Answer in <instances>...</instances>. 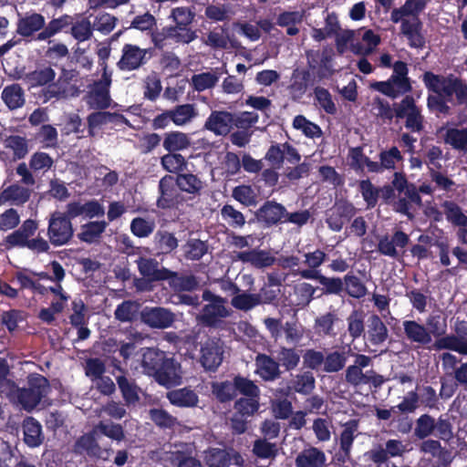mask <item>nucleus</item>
Masks as SVG:
<instances>
[{
	"instance_id": "57",
	"label": "nucleus",
	"mask_w": 467,
	"mask_h": 467,
	"mask_svg": "<svg viewBox=\"0 0 467 467\" xmlns=\"http://www.w3.org/2000/svg\"><path fill=\"white\" fill-rule=\"evenodd\" d=\"M5 146L13 151L15 160L24 159L29 150L27 140L19 135H10L6 137Z\"/></svg>"
},
{
	"instance_id": "6",
	"label": "nucleus",
	"mask_w": 467,
	"mask_h": 467,
	"mask_svg": "<svg viewBox=\"0 0 467 467\" xmlns=\"http://www.w3.org/2000/svg\"><path fill=\"white\" fill-rule=\"evenodd\" d=\"M78 71L62 68L57 80H53L51 85L41 89L39 97L46 103L53 99H59L68 96L77 97L79 95V88L76 85H71V81L78 76Z\"/></svg>"
},
{
	"instance_id": "59",
	"label": "nucleus",
	"mask_w": 467,
	"mask_h": 467,
	"mask_svg": "<svg viewBox=\"0 0 467 467\" xmlns=\"http://www.w3.org/2000/svg\"><path fill=\"white\" fill-rule=\"evenodd\" d=\"M338 321L337 314L335 311L327 312L315 319L314 328L317 333L325 336L335 335L334 325Z\"/></svg>"
},
{
	"instance_id": "48",
	"label": "nucleus",
	"mask_w": 467,
	"mask_h": 467,
	"mask_svg": "<svg viewBox=\"0 0 467 467\" xmlns=\"http://www.w3.org/2000/svg\"><path fill=\"white\" fill-rule=\"evenodd\" d=\"M161 164L170 173H182L187 168V161L177 152H168L161 158Z\"/></svg>"
},
{
	"instance_id": "15",
	"label": "nucleus",
	"mask_w": 467,
	"mask_h": 467,
	"mask_svg": "<svg viewBox=\"0 0 467 467\" xmlns=\"http://www.w3.org/2000/svg\"><path fill=\"white\" fill-rule=\"evenodd\" d=\"M427 5V0H406L404 5L391 12V20L395 23H401L403 29H408L407 25L418 26V16Z\"/></svg>"
},
{
	"instance_id": "17",
	"label": "nucleus",
	"mask_w": 467,
	"mask_h": 467,
	"mask_svg": "<svg viewBox=\"0 0 467 467\" xmlns=\"http://www.w3.org/2000/svg\"><path fill=\"white\" fill-rule=\"evenodd\" d=\"M150 48H140L137 46L126 44L122 48V56L117 63L118 67L122 71L138 69L146 64V55Z\"/></svg>"
},
{
	"instance_id": "10",
	"label": "nucleus",
	"mask_w": 467,
	"mask_h": 467,
	"mask_svg": "<svg viewBox=\"0 0 467 467\" xmlns=\"http://www.w3.org/2000/svg\"><path fill=\"white\" fill-rule=\"evenodd\" d=\"M404 339L410 345V349L420 352V349L431 350L433 339L424 324L416 320H404L402 322Z\"/></svg>"
},
{
	"instance_id": "54",
	"label": "nucleus",
	"mask_w": 467,
	"mask_h": 467,
	"mask_svg": "<svg viewBox=\"0 0 467 467\" xmlns=\"http://www.w3.org/2000/svg\"><path fill=\"white\" fill-rule=\"evenodd\" d=\"M140 305L136 301L125 300L117 306L114 316L120 322H132L138 313Z\"/></svg>"
},
{
	"instance_id": "5",
	"label": "nucleus",
	"mask_w": 467,
	"mask_h": 467,
	"mask_svg": "<svg viewBox=\"0 0 467 467\" xmlns=\"http://www.w3.org/2000/svg\"><path fill=\"white\" fill-rule=\"evenodd\" d=\"M49 389V381L46 377L37 373L31 374L27 378V387L16 389L17 402L29 411L40 403Z\"/></svg>"
},
{
	"instance_id": "41",
	"label": "nucleus",
	"mask_w": 467,
	"mask_h": 467,
	"mask_svg": "<svg viewBox=\"0 0 467 467\" xmlns=\"http://www.w3.org/2000/svg\"><path fill=\"white\" fill-rule=\"evenodd\" d=\"M116 381L126 405H134L140 400V388L134 379H129L125 375H119L116 377Z\"/></svg>"
},
{
	"instance_id": "9",
	"label": "nucleus",
	"mask_w": 467,
	"mask_h": 467,
	"mask_svg": "<svg viewBox=\"0 0 467 467\" xmlns=\"http://www.w3.org/2000/svg\"><path fill=\"white\" fill-rule=\"evenodd\" d=\"M49 242L54 246H62L70 242L74 236L72 223L62 212L56 211L50 214L47 227Z\"/></svg>"
},
{
	"instance_id": "23",
	"label": "nucleus",
	"mask_w": 467,
	"mask_h": 467,
	"mask_svg": "<svg viewBox=\"0 0 467 467\" xmlns=\"http://www.w3.org/2000/svg\"><path fill=\"white\" fill-rule=\"evenodd\" d=\"M224 305L225 303L204 305L199 317L200 322L207 327H219L222 324L221 319L231 315L230 310Z\"/></svg>"
},
{
	"instance_id": "20",
	"label": "nucleus",
	"mask_w": 467,
	"mask_h": 467,
	"mask_svg": "<svg viewBox=\"0 0 467 467\" xmlns=\"http://www.w3.org/2000/svg\"><path fill=\"white\" fill-rule=\"evenodd\" d=\"M234 113L226 110H213L206 119L203 128L216 136H226L233 129Z\"/></svg>"
},
{
	"instance_id": "63",
	"label": "nucleus",
	"mask_w": 467,
	"mask_h": 467,
	"mask_svg": "<svg viewBox=\"0 0 467 467\" xmlns=\"http://www.w3.org/2000/svg\"><path fill=\"white\" fill-rule=\"evenodd\" d=\"M234 381L224 380L213 384V393L221 403H226L236 397Z\"/></svg>"
},
{
	"instance_id": "4",
	"label": "nucleus",
	"mask_w": 467,
	"mask_h": 467,
	"mask_svg": "<svg viewBox=\"0 0 467 467\" xmlns=\"http://www.w3.org/2000/svg\"><path fill=\"white\" fill-rule=\"evenodd\" d=\"M37 228L36 221L33 219L24 221L17 230L5 237V243L7 248H27L36 254L47 253L49 250V244L47 240L40 236L31 239Z\"/></svg>"
},
{
	"instance_id": "45",
	"label": "nucleus",
	"mask_w": 467,
	"mask_h": 467,
	"mask_svg": "<svg viewBox=\"0 0 467 467\" xmlns=\"http://www.w3.org/2000/svg\"><path fill=\"white\" fill-rule=\"evenodd\" d=\"M342 32V34H338V31H315V35L313 36L317 40H322L332 34H336L337 50L340 55H343L348 50V44L350 45L353 40L355 31Z\"/></svg>"
},
{
	"instance_id": "60",
	"label": "nucleus",
	"mask_w": 467,
	"mask_h": 467,
	"mask_svg": "<svg viewBox=\"0 0 467 467\" xmlns=\"http://www.w3.org/2000/svg\"><path fill=\"white\" fill-rule=\"evenodd\" d=\"M235 392L244 397L258 398L261 395L259 387L248 378L243 377L240 374L234 377Z\"/></svg>"
},
{
	"instance_id": "47",
	"label": "nucleus",
	"mask_w": 467,
	"mask_h": 467,
	"mask_svg": "<svg viewBox=\"0 0 467 467\" xmlns=\"http://www.w3.org/2000/svg\"><path fill=\"white\" fill-rule=\"evenodd\" d=\"M443 140L454 150L467 152V129L450 128L446 130Z\"/></svg>"
},
{
	"instance_id": "42",
	"label": "nucleus",
	"mask_w": 467,
	"mask_h": 467,
	"mask_svg": "<svg viewBox=\"0 0 467 467\" xmlns=\"http://www.w3.org/2000/svg\"><path fill=\"white\" fill-rule=\"evenodd\" d=\"M446 220L453 226L467 227V215L461 206L453 201H444L441 203Z\"/></svg>"
},
{
	"instance_id": "36",
	"label": "nucleus",
	"mask_w": 467,
	"mask_h": 467,
	"mask_svg": "<svg viewBox=\"0 0 467 467\" xmlns=\"http://www.w3.org/2000/svg\"><path fill=\"white\" fill-rule=\"evenodd\" d=\"M1 98L10 110L20 109L26 103L25 91L17 83L5 87Z\"/></svg>"
},
{
	"instance_id": "25",
	"label": "nucleus",
	"mask_w": 467,
	"mask_h": 467,
	"mask_svg": "<svg viewBox=\"0 0 467 467\" xmlns=\"http://www.w3.org/2000/svg\"><path fill=\"white\" fill-rule=\"evenodd\" d=\"M22 79L31 88H46L53 83L56 78V71L50 66H38L35 70L24 74Z\"/></svg>"
},
{
	"instance_id": "38",
	"label": "nucleus",
	"mask_w": 467,
	"mask_h": 467,
	"mask_svg": "<svg viewBox=\"0 0 467 467\" xmlns=\"http://www.w3.org/2000/svg\"><path fill=\"white\" fill-rule=\"evenodd\" d=\"M24 441L31 448L39 446L43 441L41 424L33 417H27L23 422Z\"/></svg>"
},
{
	"instance_id": "8",
	"label": "nucleus",
	"mask_w": 467,
	"mask_h": 467,
	"mask_svg": "<svg viewBox=\"0 0 467 467\" xmlns=\"http://www.w3.org/2000/svg\"><path fill=\"white\" fill-rule=\"evenodd\" d=\"M159 196L156 206L161 210H178L185 202V197L179 190L174 176L166 174L158 184Z\"/></svg>"
},
{
	"instance_id": "34",
	"label": "nucleus",
	"mask_w": 467,
	"mask_h": 467,
	"mask_svg": "<svg viewBox=\"0 0 467 467\" xmlns=\"http://www.w3.org/2000/svg\"><path fill=\"white\" fill-rule=\"evenodd\" d=\"M167 398L172 405L181 408H193L199 402L197 393L187 387L168 392Z\"/></svg>"
},
{
	"instance_id": "7",
	"label": "nucleus",
	"mask_w": 467,
	"mask_h": 467,
	"mask_svg": "<svg viewBox=\"0 0 467 467\" xmlns=\"http://www.w3.org/2000/svg\"><path fill=\"white\" fill-rule=\"evenodd\" d=\"M111 73L105 67L101 78L89 85V89L86 95V102L89 109L104 110L111 106Z\"/></svg>"
},
{
	"instance_id": "24",
	"label": "nucleus",
	"mask_w": 467,
	"mask_h": 467,
	"mask_svg": "<svg viewBox=\"0 0 467 467\" xmlns=\"http://www.w3.org/2000/svg\"><path fill=\"white\" fill-rule=\"evenodd\" d=\"M255 374L264 381H275L281 377L280 366L271 356L260 353L255 358Z\"/></svg>"
},
{
	"instance_id": "3",
	"label": "nucleus",
	"mask_w": 467,
	"mask_h": 467,
	"mask_svg": "<svg viewBox=\"0 0 467 467\" xmlns=\"http://www.w3.org/2000/svg\"><path fill=\"white\" fill-rule=\"evenodd\" d=\"M143 372L167 389L181 384V364L170 354L157 348H146L141 357Z\"/></svg>"
},
{
	"instance_id": "37",
	"label": "nucleus",
	"mask_w": 467,
	"mask_h": 467,
	"mask_svg": "<svg viewBox=\"0 0 467 467\" xmlns=\"http://www.w3.org/2000/svg\"><path fill=\"white\" fill-rule=\"evenodd\" d=\"M343 286L344 292L355 299L363 298L368 294L366 284L352 271L343 276Z\"/></svg>"
},
{
	"instance_id": "64",
	"label": "nucleus",
	"mask_w": 467,
	"mask_h": 467,
	"mask_svg": "<svg viewBox=\"0 0 467 467\" xmlns=\"http://www.w3.org/2000/svg\"><path fill=\"white\" fill-rule=\"evenodd\" d=\"M293 127L301 130L306 137L310 139L318 138L322 135L321 128L303 115H297L294 118Z\"/></svg>"
},
{
	"instance_id": "40",
	"label": "nucleus",
	"mask_w": 467,
	"mask_h": 467,
	"mask_svg": "<svg viewBox=\"0 0 467 467\" xmlns=\"http://www.w3.org/2000/svg\"><path fill=\"white\" fill-rule=\"evenodd\" d=\"M162 146L168 152H177L188 149L191 146V139L182 131L166 132Z\"/></svg>"
},
{
	"instance_id": "31",
	"label": "nucleus",
	"mask_w": 467,
	"mask_h": 467,
	"mask_svg": "<svg viewBox=\"0 0 467 467\" xmlns=\"http://www.w3.org/2000/svg\"><path fill=\"white\" fill-rule=\"evenodd\" d=\"M108 223L102 221H89L80 226L79 233L77 237L79 241L86 244H93L98 242L103 233L106 231Z\"/></svg>"
},
{
	"instance_id": "58",
	"label": "nucleus",
	"mask_w": 467,
	"mask_h": 467,
	"mask_svg": "<svg viewBox=\"0 0 467 467\" xmlns=\"http://www.w3.org/2000/svg\"><path fill=\"white\" fill-rule=\"evenodd\" d=\"M277 361L279 366L285 368L286 371L294 370L300 362V355L296 348L281 347L277 352Z\"/></svg>"
},
{
	"instance_id": "2",
	"label": "nucleus",
	"mask_w": 467,
	"mask_h": 467,
	"mask_svg": "<svg viewBox=\"0 0 467 467\" xmlns=\"http://www.w3.org/2000/svg\"><path fill=\"white\" fill-rule=\"evenodd\" d=\"M375 115L384 122H391L394 118L405 119V128L411 132H420L424 130L425 118L421 108L411 95H406L400 102L390 103L379 97H375L372 102Z\"/></svg>"
},
{
	"instance_id": "11",
	"label": "nucleus",
	"mask_w": 467,
	"mask_h": 467,
	"mask_svg": "<svg viewBox=\"0 0 467 467\" xmlns=\"http://www.w3.org/2000/svg\"><path fill=\"white\" fill-rule=\"evenodd\" d=\"M357 213L354 204L347 200H337L326 213V223L334 232L342 230L344 224L349 222Z\"/></svg>"
},
{
	"instance_id": "49",
	"label": "nucleus",
	"mask_w": 467,
	"mask_h": 467,
	"mask_svg": "<svg viewBox=\"0 0 467 467\" xmlns=\"http://www.w3.org/2000/svg\"><path fill=\"white\" fill-rule=\"evenodd\" d=\"M425 327L429 329L430 336L441 338L445 337L447 331V320L441 313H431L426 318Z\"/></svg>"
},
{
	"instance_id": "55",
	"label": "nucleus",
	"mask_w": 467,
	"mask_h": 467,
	"mask_svg": "<svg viewBox=\"0 0 467 467\" xmlns=\"http://www.w3.org/2000/svg\"><path fill=\"white\" fill-rule=\"evenodd\" d=\"M231 305L237 310L248 312L257 306H260L259 297L256 294L239 292L231 299Z\"/></svg>"
},
{
	"instance_id": "62",
	"label": "nucleus",
	"mask_w": 467,
	"mask_h": 467,
	"mask_svg": "<svg viewBox=\"0 0 467 467\" xmlns=\"http://www.w3.org/2000/svg\"><path fill=\"white\" fill-rule=\"evenodd\" d=\"M347 353L332 351L325 357L323 370L327 373H336L342 370L347 363Z\"/></svg>"
},
{
	"instance_id": "30",
	"label": "nucleus",
	"mask_w": 467,
	"mask_h": 467,
	"mask_svg": "<svg viewBox=\"0 0 467 467\" xmlns=\"http://www.w3.org/2000/svg\"><path fill=\"white\" fill-rule=\"evenodd\" d=\"M32 191L18 183H14L5 188L0 193V202H9L14 205H23L31 197Z\"/></svg>"
},
{
	"instance_id": "52",
	"label": "nucleus",
	"mask_w": 467,
	"mask_h": 467,
	"mask_svg": "<svg viewBox=\"0 0 467 467\" xmlns=\"http://www.w3.org/2000/svg\"><path fill=\"white\" fill-rule=\"evenodd\" d=\"M348 331L352 340L359 338L365 332V315L362 310H353L347 318Z\"/></svg>"
},
{
	"instance_id": "33",
	"label": "nucleus",
	"mask_w": 467,
	"mask_h": 467,
	"mask_svg": "<svg viewBox=\"0 0 467 467\" xmlns=\"http://www.w3.org/2000/svg\"><path fill=\"white\" fill-rule=\"evenodd\" d=\"M368 339L373 346H379L383 344L388 337L389 330L387 326L381 320V318L373 314L368 317Z\"/></svg>"
},
{
	"instance_id": "27",
	"label": "nucleus",
	"mask_w": 467,
	"mask_h": 467,
	"mask_svg": "<svg viewBox=\"0 0 467 467\" xmlns=\"http://www.w3.org/2000/svg\"><path fill=\"white\" fill-rule=\"evenodd\" d=\"M166 280L169 282L170 287L176 293L192 292L199 286V281L194 275H181L170 269L164 278V281Z\"/></svg>"
},
{
	"instance_id": "1",
	"label": "nucleus",
	"mask_w": 467,
	"mask_h": 467,
	"mask_svg": "<svg viewBox=\"0 0 467 467\" xmlns=\"http://www.w3.org/2000/svg\"><path fill=\"white\" fill-rule=\"evenodd\" d=\"M422 81L428 89L427 108L437 117L451 114L452 106L467 104V83L461 78L449 74L447 76L426 71Z\"/></svg>"
},
{
	"instance_id": "46",
	"label": "nucleus",
	"mask_w": 467,
	"mask_h": 467,
	"mask_svg": "<svg viewBox=\"0 0 467 467\" xmlns=\"http://www.w3.org/2000/svg\"><path fill=\"white\" fill-rule=\"evenodd\" d=\"M183 256L187 260L198 261L202 258L208 252V244L206 242L197 238H190L182 246Z\"/></svg>"
},
{
	"instance_id": "61",
	"label": "nucleus",
	"mask_w": 467,
	"mask_h": 467,
	"mask_svg": "<svg viewBox=\"0 0 467 467\" xmlns=\"http://www.w3.org/2000/svg\"><path fill=\"white\" fill-rule=\"evenodd\" d=\"M171 121L177 126H182L192 120L196 116L193 104H182L170 109Z\"/></svg>"
},
{
	"instance_id": "26",
	"label": "nucleus",
	"mask_w": 467,
	"mask_h": 467,
	"mask_svg": "<svg viewBox=\"0 0 467 467\" xmlns=\"http://www.w3.org/2000/svg\"><path fill=\"white\" fill-rule=\"evenodd\" d=\"M236 259L244 264H250L252 266L262 269L269 267L275 264V258L268 251L261 249H252L241 251L236 254Z\"/></svg>"
},
{
	"instance_id": "43",
	"label": "nucleus",
	"mask_w": 467,
	"mask_h": 467,
	"mask_svg": "<svg viewBox=\"0 0 467 467\" xmlns=\"http://www.w3.org/2000/svg\"><path fill=\"white\" fill-rule=\"evenodd\" d=\"M96 435L98 434L93 429L91 431L80 436L75 442V452L78 454L86 453L89 457H94L96 451L100 450Z\"/></svg>"
},
{
	"instance_id": "21",
	"label": "nucleus",
	"mask_w": 467,
	"mask_h": 467,
	"mask_svg": "<svg viewBox=\"0 0 467 467\" xmlns=\"http://www.w3.org/2000/svg\"><path fill=\"white\" fill-rule=\"evenodd\" d=\"M206 463L209 467H230L233 463L241 465L243 458L234 449L211 448L206 452Z\"/></svg>"
},
{
	"instance_id": "28",
	"label": "nucleus",
	"mask_w": 467,
	"mask_h": 467,
	"mask_svg": "<svg viewBox=\"0 0 467 467\" xmlns=\"http://www.w3.org/2000/svg\"><path fill=\"white\" fill-rule=\"evenodd\" d=\"M140 274L150 282L164 281L168 268H159V262L154 258L140 256L136 261Z\"/></svg>"
},
{
	"instance_id": "44",
	"label": "nucleus",
	"mask_w": 467,
	"mask_h": 467,
	"mask_svg": "<svg viewBox=\"0 0 467 467\" xmlns=\"http://www.w3.org/2000/svg\"><path fill=\"white\" fill-rule=\"evenodd\" d=\"M150 419L152 422L163 430H173L176 426H180V422L177 418L170 414L164 409L153 408L149 411Z\"/></svg>"
},
{
	"instance_id": "19",
	"label": "nucleus",
	"mask_w": 467,
	"mask_h": 467,
	"mask_svg": "<svg viewBox=\"0 0 467 467\" xmlns=\"http://www.w3.org/2000/svg\"><path fill=\"white\" fill-rule=\"evenodd\" d=\"M286 213L285 207L275 201H266L254 213L255 220L265 227L276 225L282 222Z\"/></svg>"
},
{
	"instance_id": "29",
	"label": "nucleus",
	"mask_w": 467,
	"mask_h": 467,
	"mask_svg": "<svg viewBox=\"0 0 467 467\" xmlns=\"http://www.w3.org/2000/svg\"><path fill=\"white\" fill-rule=\"evenodd\" d=\"M174 179H176V183L182 193L185 192L192 198L200 196L205 186L201 178L192 172L178 173Z\"/></svg>"
},
{
	"instance_id": "22",
	"label": "nucleus",
	"mask_w": 467,
	"mask_h": 467,
	"mask_svg": "<svg viewBox=\"0 0 467 467\" xmlns=\"http://www.w3.org/2000/svg\"><path fill=\"white\" fill-rule=\"evenodd\" d=\"M88 133L89 137L95 136V130L109 123L128 124L127 118L118 112H109L104 110H96L87 117Z\"/></svg>"
},
{
	"instance_id": "39",
	"label": "nucleus",
	"mask_w": 467,
	"mask_h": 467,
	"mask_svg": "<svg viewBox=\"0 0 467 467\" xmlns=\"http://www.w3.org/2000/svg\"><path fill=\"white\" fill-rule=\"evenodd\" d=\"M358 429V422L356 420H349L343 424V430L340 433L339 443L340 451L343 453L344 458L348 459L350 457V451L357 432Z\"/></svg>"
},
{
	"instance_id": "18",
	"label": "nucleus",
	"mask_w": 467,
	"mask_h": 467,
	"mask_svg": "<svg viewBox=\"0 0 467 467\" xmlns=\"http://www.w3.org/2000/svg\"><path fill=\"white\" fill-rule=\"evenodd\" d=\"M455 334L446 335L435 340L433 348L436 350H451L458 353L462 344L467 343V320H457L454 325Z\"/></svg>"
},
{
	"instance_id": "50",
	"label": "nucleus",
	"mask_w": 467,
	"mask_h": 467,
	"mask_svg": "<svg viewBox=\"0 0 467 467\" xmlns=\"http://www.w3.org/2000/svg\"><path fill=\"white\" fill-rule=\"evenodd\" d=\"M407 64L403 61H396L393 65V74L391 75V81L401 89V92H410L412 89L408 75Z\"/></svg>"
},
{
	"instance_id": "12",
	"label": "nucleus",
	"mask_w": 467,
	"mask_h": 467,
	"mask_svg": "<svg viewBox=\"0 0 467 467\" xmlns=\"http://www.w3.org/2000/svg\"><path fill=\"white\" fill-rule=\"evenodd\" d=\"M291 379L285 387L280 388L277 392L283 397H290L296 393L303 396L310 395L316 388V378L310 370H306L296 375L291 374Z\"/></svg>"
},
{
	"instance_id": "13",
	"label": "nucleus",
	"mask_w": 467,
	"mask_h": 467,
	"mask_svg": "<svg viewBox=\"0 0 467 467\" xmlns=\"http://www.w3.org/2000/svg\"><path fill=\"white\" fill-rule=\"evenodd\" d=\"M223 353L221 338H208L201 348L200 363L206 371L215 372L223 362Z\"/></svg>"
},
{
	"instance_id": "16",
	"label": "nucleus",
	"mask_w": 467,
	"mask_h": 467,
	"mask_svg": "<svg viewBox=\"0 0 467 467\" xmlns=\"http://www.w3.org/2000/svg\"><path fill=\"white\" fill-rule=\"evenodd\" d=\"M299 275L305 279L317 281L322 285L321 296H341L344 293L343 278L339 276H326L319 270H301Z\"/></svg>"
},
{
	"instance_id": "53",
	"label": "nucleus",
	"mask_w": 467,
	"mask_h": 467,
	"mask_svg": "<svg viewBox=\"0 0 467 467\" xmlns=\"http://www.w3.org/2000/svg\"><path fill=\"white\" fill-rule=\"evenodd\" d=\"M221 216L223 220L234 229H241L246 223L244 213L229 203H226L222 207Z\"/></svg>"
},
{
	"instance_id": "56",
	"label": "nucleus",
	"mask_w": 467,
	"mask_h": 467,
	"mask_svg": "<svg viewBox=\"0 0 467 467\" xmlns=\"http://www.w3.org/2000/svg\"><path fill=\"white\" fill-rule=\"evenodd\" d=\"M260 397H241L234 401V410L244 417L254 416L260 408Z\"/></svg>"
},
{
	"instance_id": "35",
	"label": "nucleus",
	"mask_w": 467,
	"mask_h": 467,
	"mask_svg": "<svg viewBox=\"0 0 467 467\" xmlns=\"http://www.w3.org/2000/svg\"><path fill=\"white\" fill-rule=\"evenodd\" d=\"M392 183L399 193L404 192L405 197L415 204H421L419 189L414 183H410L403 172L396 171L393 174Z\"/></svg>"
},
{
	"instance_id": "51",
	"label": "nucleus",
	"mask_w": 467,
	"mask_h": 467,
	"mask_svg": "<svg viewBox=\"0 0 467 467\" xmlns=\"http://www.w3.org/2000/svg\"><path fill=\"white\" fill-rule=\"evenodd\" d=\"M94 430L97 434L104 435L118 442L122 441L125 439L123 427L119 423L100 420L97 425H95Z\"/></svg>"
},
{
	"instance_id": "32",
	"label": "nucleus",
	"mask_w": 467,
	"mask_h": 467,
	"mask_svg": "<svg viewBox=\"0 0 467 467\" xmlns=\"http://www.w3.org/2000/svg\"><path fill=\"white\" fill-rule=\"evenodd\" d=\"M326 460V454L323 451L311 446L299 452L295 462L296 467H324Z\"/></svg>"
},
{
	"instance_id": "14",
	"label": "nucleus",
	"mask_w": 467,
	"mask_h": 467,
	"mask_svg": "<svg viewBox=\"0 0 467 467\" xmlns=\"http://www.w3.org/2000/svg\"><path fill=\"white\" fill-rule=\"evenodd\" d=\"M140 321L153 329H165L172 326L175 314L162 306H145L140 313Z\"/></svg>"
}]
</instances>
